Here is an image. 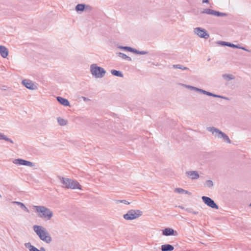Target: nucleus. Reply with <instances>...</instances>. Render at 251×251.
I'll list each match as a JSON object with an SVG mask.
<instances>
[{"label": "nucleus", "instance_id": "12", "mask_svg": "<svg viewBox=\"0 0 251 251\" xmlns=\"http://www.w3.org/2000/svg\"><path fill=\"white\" fill-rule=\"evenodd\" d=\"M23 84L27 89L30 90H36L37 86L36 84L28 79H24L22 81Z\"/></svg>", "mask_w": 251, "mask_h": 251}, {"label": "nucleus", "instance_id": "4", "mask_svg": "<svg viewBox=\"0 0 251 251\" xmlns=\"http://www.w3.org/2000/svg\"><path fill=\"white\" fill-rule=\"evenodd\" d=\"M206 130L210 132L215 137L223 139V140L227 143H231V140L228 136L224 132L221 131L218 128L214 126L207 127Z\"/></svg>", "mask_w": 251, "mask_h": 251}, {"label": "nucleus", "instance_id": "18", "mask_svg": "<svg viewBox=\"0 0 251 251\" xmlns=\"http://www.w3.org/2000/svg\"><path fill=\"white\" fill-rule=\"evenodd\" d=\"M25 246L27 248L29 251H41L37 248L33 246L30 243H26L25 244Z\"/></svg>", "mask_w": 251, "mask_h": 251}, {"label": "nucleus", "instance_id": "41", "mask_svg": "<svg viewBox=\"0 0 251 251\" xmlns=\"http://www.w3.org/2000/svg\"><path fill=\"white\" fill-rule=\"evenodd\" d=\"M2 89H3L4 90H6V89H5L4 87H3Z\"/></svg>", "mask_w": 251, "mask_h": 251}, {"label": "nucleus", "instance_id": "9", "mask_svg": "<svg viewBox=\"0 0 251 251\" xmlns=\"http://www.w3.org/2000/svg\"><path fill=\"white\" fill-rule=\"evenodd\" d=\"M201 199L203 202L208 206L215 209L219 208L218 205L210 198L206 196H202Z\"/></svg>", "mask_w": 251, "mask_h": 251}, {"label": "nucleus", "instance_id": "6", "mask_svg": "<svg viewBox=\"0 0 251 251\" xmlns=\"http://www.w3.org/2000/svg\"><path fill=\"white\" fill-rule=\"evenodd\" d=\"M186 87L187 88H189V89H190L191 90H194L196 92L201 93L202 94L206 95L208 96H211V97H215V98H221V99H225V100L228 99L227 98H226L225 97L222 96L220 95H218L212 93L210 92L206 91L205 90H204L203 89H200V88H197V87H196L194 86H190V85H186Z\"/></svg>", "mask_w": 251, "mask_h": 251}, {"label": "nucleus", "instance_id": "30", "mask_svg": "<svg viewBox=\"0 0 251 251\" xmlns=\"http://www.w3.org/2000/svg\"><path fill=\"white\" fill-rule=\"evenodd\" d=\"M175 192L179 194H183L184 192H185V190L182 188H177L175 189Z\"/></svg>", "mask_w": 251, "mask_h": 251}, {"label": "nucleus", "instance_id": "34", "mask_svg": "<svg viewBox=\"0 0 251 251\" xmlns=\"http://www.w3.org/2000/svg\"><path fill=\"white\" fill-rule=\"evenodd\" d=\"M227 46V47H231V48H234L235 47V45H234L233 44H232V43H230L229 42H228Z\"/></svg>", "mask_w": 251, "mask_h": 251}, {"label": "nucleus", "instance_id": "10", "mask_svg": "<svg viewBox=\"0 0 251 251\" xmlns=\"http://www.w3.org/2000/svg\"><path fill=\"white\" fill-rule=\"evenodd\" d=\"M201 13L214 15L218 17H224L227 16L228 15L226 13L220 12L209 8L203 9V10L201 12Z\"/></svg>", "mask_w": 251, "mask_h": 251}, {"label": "nucleus", "instance_id": "20", "mask_svg": "<svg viewBox=\"0 0 251 251\" xmlns=\"http://www.w3.org/2000/svg\"><path fill=\"white\" fill-rule=\"evenodd\" d=\"M86 5L84 4H78L76 5L75 9L77 12H82L84 10Z\"/></svg>", "mask_w": 251, "mask_h": 251}, {"label": "nucleus", "instance_id": "15", "mask_svg": "<svg viewBox=\"0 0 251 251\" xmlns=\"http://www.w3.org/2000/svg\"><path fill=\"white\" fill-rule=\"evenodd\" d=\"M0 54L3 58H6L8 54L7 49L2 46H0Z\"/></svg>", "mask_w": 251, "mask_h": 251}, {"label": "nucleus", "instance_id": "36", "mask_svg": "<svg viewBox=\"0 0 251 251\" xmlns=\"http://www.w3.org/2000/svg\"><path fill=\"white\" fill-rule=\"evenodd\" d=\"M241 47H240V45L238 44V45H235V47L234 48H237V49H241Z\"/></svg>", "mask_w": 251, "mask_h": 251}, {"label": "nucleus", "instance_id": "39", "mask_svg": "<svg viewBox=\"0 0 251 251\" xmlns=\"http://www.w3.org/2000/svg\"><path fill=\"white\" fill-rule=\"evenodd\" d=\"M40 251H45V249L43 247H41L40 248Z\"/></svg>", "mask_w": 251, "mask_h": 251}, {"label": "nucleus", "instance_id": "16", "mask_svg": "<svg viewBox=\"0 0 251 251\" xmlns=\"http://www.w3.org/2000/svg\"><path fill=\"white\" fill-rule=\"evenodd\" d=\"M56 99L57 101L62 105L64 106L70 105V102L68 100L61 97H57Z\"/></svg>", "mask_w": 251, "mask_h": 251}, {"label": "nucleus", "instance_id": "17", "mask_svg": "<svg viewBox=\"0 0 251 251\" xmlns=\"http://www.w3.org/2000/svg\"><path fill=\"white\" fill-rule=\"evenodd\" d=\"M162 251H172L174 250V247L170 244H164L161 246Z\"/></svg>", "mask_w": 251, "mask_h": 251}, {"label": "nucleus", "instance_id": "40", "mask_svg": "<svg viewBox=\"0 0 251 251\" xmlns=\"http://www.w3.org/2000/svg\"><path fill=\"white\" fill-rule=\"evenodd\" d=\"M178 207L180 208L181 209H183L184 208L182 206H178Z\"/></svg>", "mask_w": 251, "mask_h": 251}, {"label": "nucleus", "instance_id": "37", "mask_svg": "<svg viewBox=\"0 0 251 251\" xmlns=\"http://www.w3.org/2000/svg\"><path fill=\"white\" fill-rule=\"evenodd\" d=\"M184 193H185L186 194H188V195H190L191 194V193L189 192V191H187V190H185V192H184Z\"/></svg>", "mask_w": 251, "mask_h": 251}, {"label": "nucleus", "instance_id": "33", "mask_svg": "<svg viewBox=\"0 0 251 251\" xmlns=\"http://www.w3.org/2000/svg\"><path fill=\"white\" fill-rule=\"evenodd\" d=\"M227 42H225V41H220L218 43L219 44V45H221L222 46H227Z\"/></svg>", "mask_w": 251, "mask_h": 251}, {"label": "nucleus", "instance_id": "1", "mask_svg": "<svg viewBox=\"0 0 251 251\" xmlns=\"http://www.w3.org/2000/svg\"><path fill=\"white\" fill-rule=\"evenodd\" d=\"M33 229L41 240L47 244L51 243V237L45 227L41 226L34 225L33 226Z\"/></svg>", "mask_w": 251, "mask_h": 251}, {"label": "nucleus", "instance_id": "8", "mask_svg": "<svg viewBox=\"0 0 251 251\" xmlns=\"http://www.w3.org/2000/svg\"><path fill=\"white\" fill-rule=\"evenodd\" d=\"M194 32L199 37L202 38L208 39L209 37V34L207 31L203 28L198 27L194 29Z\"/></svg>", "mask_w": 251, "mask_h": 251}, {"label": "nucleus", "instance_id": "5", "mask_svg": "<svg viewBox=\"0 0 251 251\" xmlns=\"http://www.w3.org/2000/svg\"><path fill=\"white\" fill-rule=\"evenodd\" d=\"M90 72L93 76L99 78L103 77L106 73L103 68L98 66L96 64L91 65Z\"/></svg>", "mask_w": 251, "mask_h": 251}, {"label": "nucleus", "instance_id": "2", "mask_svg": "<svg viewBox=\"0 0 251 251\" xmlns=\"http://www.w3.org/2000/svg\"><path fill=\"white\" fill-rule=\"evenodd\" d=\"M33 209L38 214L39 218L48 221L53 216L52 211L49 208L44 206L34 205Z\"/></svg>", "mask_w": 251, "mask_h": 251}, {"label": "nucleus", "instance_id": "29", "mask_svg": "<svg viewBox=\"0 0 251 251\" xmlns=\"http://www.w3.org/2000/svg\"><path fill=\"white\" fill-rule=\"evenodd\" d=\"M205 185L208 188H211L213 186V182L211 180H208L206 181Z\"/></svg>", "mask_w": 251, "mask_h": 251}, {"label": "nucleus", "instance_id": "22", "mask_svg": "<svg viewBox=\"0 0 251 251\" xmlns=\"http://www.w3.org/2000/svg\"><path fill=\"white\" fill-rule=\"evenodd\" d=\"M111 73L112 74V75L116 76L123 77V74L120 71H117L116 70H111Z\"/></svg>", "mask_w": 251, "mask_h": 251}, {"label": "nucleus", "instance_id": "11", "mask_svg": "<svg viewBox=\"0 0 251 251\" xmlns=\"http://www.w3.org/2000/svg\"><path fill=\"white\" fill-rule=\"evenodd\" d=\"M13 163L17 165H25L31 167L35 166L34 164L32 162L20 158L14 159Z\"/></svg>", "mask_w": 251, "mask_h": 251}, {"label": "nucleus", "instance_id": "24", "mask_svg": "<svg viewBox=\"0 0 251 251\" xmlns=\"http://www.w3.org/2000/svg\"><path fill=\"white\" fill-rule=\"evenodd\" d=\"M223 77L226 80L229 81L230 80L233 79L234 78V76L231 74H224L222 75Z\"/></svg>", "mask_w": 251, "mask_h": 251}, {"label": "nucleus", "instance_id": "43", "mask_svg": "<svg viewBox=\"0 0 251 251\" xmlns=\"http://www.w3.org/2000/svg\"><path fill=\"white\" fill-rule=\"evenodd\" d=\"M250 206H251V203H250Z\"/></svg>", "mask_w": 251, "mask_h": 251}, {"label": "nucleus", "instance_id": "13", "mask_svg": "<svg viewBox=\"0 0 251 251\" xmlns=\"http://www.w3.org/2000/svg\"><path fill=\"white\" fill-rule=\"evenodd\" d=\"M162 234L166 236L176 235L177 234V232L173 229L167 227L165 228L164 230H162Z\"/></svg>", "mask_w": 251, "mask_h": 251}, {"label": "nucleus", "instance_id": "28", "mask_svg": "<svg viewBox=\"0 0 251 251\" xmlns=\"http://www.w3.org/2000/svg\"><path fill=\"white\" fill-rule=\"evenodd\" d=\"M133 53L138 54H147L148 52L146 51H139L138 50H137L135 49H134Z\"/></svg>", "mask_w": 251, "mask_h": 251}, {"label": "nucleus", "instance_id": "38", "mask_svg": "<svg viewBox=\"0 0 251 251\" xmlns=\"http://www.w3.org/2000/svg\"><path fill=\"white\" fill-rule=\"evenodd\" d=\"M208 0H202V3H208Z\"/></svg>", "mask_w": 251, "mask_h": 251}, {"label": "nucleus", "instance_id": "35", "mask_svg": "<svg viewBox=\"0 0 251 251\" xmlns=\"http://www.w3.org/2000/svg\"><path fill=\"white\" fill-rule=\"evenodd\" d=\"M241 50H244L247 51H248V52H251V50H248V49H246L245 47H242L241 48Z\"/></svg>", "mask_w": 251, "mask_h": 251}, {"label": "nucleus", "instance_id": "3", "mask_svg": "<svg viewBox=\"0 0 251 251\" xmlns=\"http://www.w3.org/2000/svg\"><path fill=\"white\" fill-rule=\"evenodd\" d=\"M59 178L62 184V186L64 188L71 189H81V186L77 181L61 176H59Z\"/></svg>", "mask_w": 251, "mask_h": 251}, {"label": "nucleus", "instance_id": "42", "mask_svg": "<svg viewBox=\"0 0 251 251\" xmlns=\"http://www.w3.org/2000/svg\"><path fill=\"white\" fill-rule=\"evenodd\" d=\"M2 89H3L4 90H6V89H5L4 87H3Z\"/></svg>", "mask_w": 251, "mask_h": 251}, {"label": "nucleus", "instance_id": "26", "mask_svg": "<svg viewBox=\"0 0 251 251\" xmlns=\"http://www.w3.org/2000/svg\"><path fill=\"white\" fill-rule=\"evenodd\" d=\"M173 68L176 69H179L182 70H189V68L186 67H184L183 65H180V64H176L173 65Z\"/></svg>", "mask_w": 251, "mask_h": 251}, {"label": "nucleus", "instance_id": "31", "mask_svg": "<svg viewBox=\"0 0 251 251\" xmlns=\"http://www.w3.org/2000/svg\"><path fill=\"white\" fill-rule=\"evenodd\" d=\"M186 211H187V212H188L189 213H192L195 215H197L199 213V212L198 211H193V210L190 208H186Z\"/></svg>", "mask_w": 251, "mask_h": 251}, {"label": "nucleus", "instance_id": "21", "mask_svg": "<svg viewBox=\"0 0 251 251\" xmlns=\"http://www.w3.org/2000/svg\"><path fill=\"white\" fill-rule=\"evenodd\" d=\"M12 203H15L18 205H19L21 207V208L23 209L26 212H29V210L23 203L20 201H13Z\"/></svg>", "mask_w": 251, "mask_h": 251}, {"label": "nucleus", "instance_id": "32", "mask_svg": "<svg viewBox=\"0 0 251 251\" xmlns=\"http://www.w3.org/2000/svg\"><path fill=\"white\" fill-rule=\"evenodd\" d=\"M119 202H121V203H124L126 204H129V202L127 201H126V200H117L116 201V203H118Z\"/></svg>", "mask_w": 251, "mask_h": 251}, {"label": "nucleus", "instance_id": "23", "mask_svg": "<svg viewBox=\"0 0 251 251\" xmlns=\"http://www.w3.org/2000/svg\"><path fill=\"white\" fill-rule=\"evenodd\" d=\"M119 57H121L124 59H126L127 61H131V58L127 56L126 54H125V53H122V52H118L117 53Z\"/></svg>", "mask_w": 251, "mask_h": 251}, {"label": "nucleus", "instance_id": "14", "mask_svg": "<svg viewBox=\"0 0 251 251\" xmlns=\"http://www.w3.org/2000/svg\"><path fill=\"white\" fill-rule=\"evenodd\" d=\"M186 174L192 179H197L200 176L198 172L195 171H187Z\"/></svg>", "mask_w": 251, "mask_h": 251}, {"label": "nucleus", "instance_id": "7", "mask_svg": "<svg viewBox=\"0 0 251 251\" xmlns=\"http://www.w3.org/2000/svg\"><path fill=\"white\" fill-rule=\"evenodd\" d=\"M143 212L139 210L131 209L124 215V218L126 220H132L136 219L141 216Z\"/></svg>", "mask_w": 251, "mask_h": 251}, {"label": "nucleus", "instance_id": "19", "mask_svg": "<svg viewBox=\"0 0 251 251\" xmlns=\"http://www.w3.org/2000/svg\"><path fill=\"white\" fill-rule=\"evenodd\" d=\"M3 140L6 142H9L11 144H14V142L10 138H8L6 135L0 132V140Z\"/></svg>", "mask_w": 251, "mask_h": 251}, {"label": "nucleus", "instance_id": "27", "mask_svg": "<svg viewBox=\"0 0 251 251\" xmlns=\"http://www.w3.org/2000/svg\"><path fill=\"white\" fill-rule=\"evenodd\" d=\"M118 48L133 52L134 48L127 46H119Z\"/></svg>", "mask_w": 251, "mask_h": 251}, {"label": "nucleus", "instance_id": "25", "mask_svg": "<svg viewBox=\"0 0 251 251\" xmlns=\"http://www.w3.org/2000/svg\"><path fill=\"white\" fill-rule=\"evenodd\" d=\"M57 122L59 125L64 126L67 125V121L60 117L57 118Z\"/></svg>", "mask_w": 251, "mask_h": 251}]
</instances>
